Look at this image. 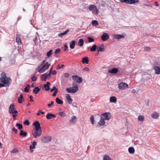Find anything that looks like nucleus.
<instances>
[{
    "mask_svg": "<svg viewBox=\"0 0 160 160\" xmlns=\"http://www.w3.org/2000/svg\"><path fill=\"white\" fill-rule=\"evenodd\" d=\"M58 114L60 116L62 117H65L66 116V114L63 112H59Z\"/></svg>",
    "mask_w": 160,
    "mask_h": 160,
    "instance_id": "42",
    "label": "nucleus"
},
{
    "mask_svg": "<svg viewBox=\"0 0 160 160\" xmlns=\"http://www.w3.org/2000/svg\"><path fill=\"white\" fill-rule=\"evenodd\" d=\"M109 38L108 35L106 33H103L101 36L102 40L104 41L107 40Z\"/></svg>",
    "mask_w": 160,
    "mask_h": 160,
    "instance_id": "12",
    "label": "nucleus"
},
{
    "mask_svg": "<svg viewBox=\"0 0 160 160\" xmlns=\"http://www.w3.org/2000/svg\"><path fill=\"white\" fill-rule=\"evenodd\" d=\"M118 71V69L117 68H113L112 69H110L108 70V72L112 74H116Z\"/></svg>",
    "mask_w": 160,
    "mask_h": 160,
    "instance_id": "16",
    "label": "nucleus"
},
{
    "mask_svg": "<svg viewBox=\"0 0 160 160\" xmlns=\"http://www.w3.org/2000/svg\"><path fill=\"white\" fill-rule=\"evenodd\" d=\"M69 76V73H65L64 74V76L66 78L68 77Z\"/></svg>",
    "mask_w": 160,
    "mask_h": 160,
    "instance_id": "62",
    "label": "nucleus"
},
{
    "mask_svg": "<svg viewBox=\"0 0 160 160\" xmlns=\"http://www.w3.org/2000/svg\"><path fill=\"white\" fill-rule=\"evenodd\" d=\"M50 66V65L46 66L45 65L41 67V68L39 70L38 72L40 73H42L46 70H47Z\"/></svg>",
    "mask_w": 160,
    "mask_h": 160,
    "instance_id": "11",
    "label": "nucleus"
},
{
    "mask_svg": "<svg viewBox=\"0 0 160 160\" xmlns=\"http://www.w3.org/2000/svg\"><path fill=\"white\" fill-rule=\"evenodd\" d=\"M124 36L122 35L114 34L113 35V38L115 39H120L124 38Z\"/></svg>",
    "mask_w": 160,
    "mask_h": 160,
    "instance_id": "14",
    "label": "nucleus"
},
{
    "mask_svg": "<svg viewBox=\"0 0 160 160\" xmlns=\"http://www.w3.org/2000/svg\"><path fill=\"white\" fill-rule=\"evenodd\" d=\"M37 77L36 76H34L32 77V80L33 81H35L37 80Z\"/></svg>",
    "mask_w": 160,
    "mask_h": 160,
    "instance_id": "52",
    "label": "nucleus"
},
{
    "mask_svg": "<svg viewBox=\"0 0 160 160\" xmlns=\"http://www.w3.org/2000/svg\"><path fill=\"white\" fill-rule=\"evenodd\" d=\"M83 70L84 71H86L88 72H89L90 71L89 68L87 67H85L83 69Z\"/></svg>",
    "mask_w": 160,
    "mask_h": 160,
    "instance_id": "47",
    "label": "nucleus"
},
{
    "mask_svg": "<svg viewBox=\"0 0 160 160\" xmlns=\"http://www.w3.org/2000/svg\"><path fill=\"white\" fill-rule=\"evenodd\" d=\"M15 110L14 104H11L9 108L8 112L10 114H13L14 111Z\"/></svg>",
    "mask_w": 160,
    "mask_h": 160,
    "instance_id": "10",
    "label": "nucleus"
},
{
    "mask_svg": "<svg viewBox=\"0 0 160 160\" xmlns=\"http://www.w3.org/2000/svg\"><path fill=\"white\" fill-rule=\"evenodd\" d=\"M60 51H61V49L60 48H58L56 49V50L55 51V53L56 54H57L59 53L60 52Z\"/></svg>",
    "mask_w": 160,
    "mask_h": 160,
    "instance_id": "48",
    "label": "nucleus"
},
{
    "mask_svg": "<svg viewBox=\"0 0 160 160\" xmlns=\"http://www.w3.org/2000/svg\"><path fill=\"white\" fill-rule=\"evenodd\" d=\"M75 44V41L73 40L72 42V43L70 44V47L72 49H73L74 48V46Z\"/></svg>",
    "mask_w": 160,
    "mask_h": 160,
    "instance_id": "36",
    "label": "nucleus"
},
{
    "mask_svg": "<svg viewBox=\"0 0 160 160\" xmlns=\"http://www.w3.org/2000/svg\"><path fill=\"white\" fill-rule=\"evenodd\" d=\"M78 90V87L77 86H73L66 89V91L70 93H75L77 92Z\"/></svg>",
    "mask_w": 160,
    "mask_h": 160,
    "instance_id": "3",
    "label": "nucleus"
},
{
    "mask_svg": "<svg viewBox=\"0 0 160 160\" xmlns=\"http://www.w3.org/2000/svg\"><path fill=\"white\" fill-rule=\"evenodd\" d=\"M56 89H58L56 88L55 86H54L52 88L50 89V91L52 92L54 91V90H55V91Z\"/></svg>",
    "mask_w": 160,
    "mask_h": 160,
    "instance_id": "54",
    "label": "nucleus"
},
{
    "mask_svg": "<svg viewBox=\"0 0 160 160\" xmlns=\"http://www.w3.org/2000/svg\"><path fill=\"white\" fill-rule=\"evenodd\" d=\"M97 46L96 45H93L90 48L91 51H95L97 49Z\"/></svg>",
    "mask_w": 160,
    "mask_h": 160,
    "instance_id": "35",
    "label": "nucleus"
},
{
    "mask_svg": "<svg viewBox=\"0 0 160 160\" xmlns=\"http://www.w3.org/2000/svg\"><path fill=\"white\" fill-rule=\"evenodd\" d=\"M16 126L19 129L21 130L22 128V124L17 123Z\"/></svg>",
    "mask_w": 160,
    "mask_h": 160,
    "instance_id": "40",
    "label": "nucleus"
},
{
    "mask_svg": "<svg viewBox=\"0 0 160 160\" xmlns=\"http://www.w3.org/2000/svg\"><path fill=\"white\" fill-rule=\"evenodd\" d=\"M87 39L88 40L89 42H93L94 41V39L91 37H88Z\"/></svg>",
    "mask_w": 160,
    "mask_h": 160,
    "instance_id": "44",
    "label": "nucleus"
},
{
    "mask_svg": "<svg viewBox=\"0 0 160 160\" xmlns=\"http://www.w3.org/2000/svg\"><path fill=\"white\" fill-rule=\"evenodd\" d=\"M154 69L156 72V73L157 74H160V68L158 66H155L154 68Z\"/></svg>",
    "mask_w": 160,
    "mask_h": 160,
    "instance_id": "20",
    "label": "nucleus"
},
{
    "mask_svg": "<svg viewBox=\"0 0 160 160\" xmlns=\"http://www.w3.org/2000/svg\"><path fill=\"white\" fill-rule=\"evenodd\" d=\"M37 144V142L35 141H33L31 145L30 146V150L32 149H34L35 148V146Z\"/></svg>",
    "mask_w": 160,
    "mask_h": 160,
    "instance_id": "30",
    "label": "nucleus"
},
{
    "mask_svg": "<svg viewBox=\"0 0 160 160\" xmlns=\"http://www.w3.org/2000/svg\"><path fill=\"white\" fill-rule=\"evenodd\" d=\"M92 23L93 25L94 26H98L99 25L98 21L96 20H93L92 22Z\"/></svg>",
    "mask_w": 160,
    "mask_h": 160,
    "instance_id": "38",
    "label": "nucleus"
},
{
    "mask_svg": "<svg viewBox=\"0 0 160 160\" xmlns=\"http://www.w3.org/2000/svg\"><path fill=\"white\" fill-rule=\"evenodd\" d=\"M67 100L68 101V103L71 104L72 103V99L71 98L69 94H67L66 97Z\"/></svg>",
    "mask_w": 160,
    "mask_h": 160,
    "instance_id": "13",
    "label": "nucleus"
},
{
    "mask_svg": "<svg viewBox=\"0 0 160 160\" xmlns=\"http://www.w3.org/2000/svg\"><path fill=\"white\" fill-rule=\"evenodd\" d=\"M129 152L130 153H133L135 152V150L133 147H130L128 149Z\"/></svg>",
    "mask_w": 160,
    "mask_h": 160,
    "instance_id": "33",
    "label": "nucleus"
},
{
    "mask_svg": "<svg viewBox=\"0 0 160 160\" xmlns=\"http://www.w3.org/2000/svg\"><path fill=\"white\" fill-rule=\"evenodd\" d=\"M77 118L75 116L72 117L69 120V124H71L73 122H75L77 120Z\"/></svg>",
    "mask_w": 160,
    "mask_h": 160,
    "instance_id": "24",
    "label": "nucleus"
},
{
    "mask_svg": "<svg viewBox=\"0 0 160 160\" xmlns=\"http://www.w3.org/2000/svg\"><path fill=\"white\" fill-rule=\"evenodd\" d=\"M105 3L104 2H102V3H101L99 4V7H103L105 6Z\"/></svg>",
    "mask_w": 160,
    "mask_h": 160,
    "instance_id": "51",
    "label": "nucleus"
},
{
    "mask_svg": "<svg viewBox=\"0 0 160 160\" xmlns=\"http://www.w3.org/2000/svg\"><path fill=\"white\" fill-rule=\"evenodd\" d=\"M64 65L63 64L61 66H60V65H59L57 66V69H60L61 68H63L64 67Z\"/></svg>",
    "mask_w": 160,
    "mask_h": 160,
    "instance_id": "49",
    "label": "nucleus"
},
{
    "mask_svg": "<svg viewBox=\"0 0 160 160\" xmlns=\"http://www.w3.org/2000/svg\"><path fill=\"white\" fill-rule=\"evenodd\" d=\"M52 116V117H53L54 118H56V116L55 115H54V114H53L52 113H48V118H48V116Z\"/></svg>",
    "mask_w": 160,
    "mask_h": 160,
    "instance_id": "50",
    "label": "nucleus"
},
{
    "mask_svg": "<svg viewBox=\"0 0 160 160\" xmlns=\"http://www.w3.org/2000/svg\"><path fill=\"white\" fill-rule=\"evenodd\" d=\"M0 81L1 82L6 84L8 86H9L11 84L12 80L10 77H7L6 73L3 72L1 73Z\"/></svg>",
    "mask_w": 160,
    "mask_h": 160,
    "instance_id": "1",
    "label": "nucleus"
},
{
    "mask_svg": "<svg viewBox=\"0 0 160 160\" xmlns=\"http://www.w3.org/2000/svg\"><path fill=\"white\" fill-rule=\"evenodd\" d=\"M139 2V0H128L127 4H132L138 2Z\"/></svg>",
    "mask_w": 160,
    "mask_h": 160,
    "instance_id": "21",
    "label": "nucleus"
},
{
    "mask_svg": "<svg viewBox=\"0 0 160 160\" xmlns=\"http://www.w3.org/2000/svg\"><path fill=\"white\" fill-rule=\"evenodd\" d=\"M103 116L104 119L105 120H109L111 117V114L109 112H106L102 114Z\"/></svg>",
    "mask_w": 160,
    "mask_h": 160,
    "instance_id": "8",
    "label": "nucleus"
},
{
    "mask_svg": "<svg viewBox=\"0 0 160 160\" xmlns=\"http://www.w3.org/2000/svg\"><path fill=\"white\" fill-rule=\"evenodd\" d=\"M90 120L92 124L93 125L94 123V118L93 115H92L90 118Z\"/></svg>",
    "mask_w": 160,
    "mask_h": 160,
    "instance_id": "43",
    "label": "nucleus"
},
{
    "mask_svg": "<svg viewBox=\"0 0 160 160\" xmlns=\"http://www.w3.org/2000/svg\"><path fill=\"white\" fill-rule=\"evenodd\" d=\"M84 40L82 39H80L78 42V44L80 46H82L83 45Z\"/></svg>",
    "mask_w": 160,
    "mask_h": 160,
    "instance_id": "37",
    "label": "nucleus"
},
{
    "mask_svg": "<svg viewBox=\"0 0 160 160\" xmlns=\"http://www.w3.org/2000/svg\"><path fill=\"white\" fill-rule=\"evenodd\" d=\"M72 85L73 86H77L78 87L77 84L75 82H73L72 83Z\"/></svg>",
    "mask_w": 160,
    "mask_h": 160,
    "instance_id": "60",
    "label": "nucleus"
},
{
    "mask_svg": "<svg viewBox=\"0 0 160 160\" xmlns=\"http://www.w3.org/2000/svg\"><path fill=\"white\" fill-rule=\"evenodd\" d=\"M52 74L53 75H56V74H57V72L56 70H54L53 71L52 73Z\"/></svg>",
    "mask_w": 160,
    "mask_h": 160,
    "instance_id": "64",
    "label": "nucleus"
},
{
    "mask_svg": "<svg viewBox=\"0 0 160 160\" xmlns=\"http://www.w3.org/2000/svg\"><path fill=\"white\" fill-rule=\"evenodd\" d=\"M40 91V89L38 87H36L33 90V92L35 94H37L38 92Z\"/></svg>",
    "mask_w": 160,
    "mask_h": 160,
    "instance_id": "27",
    "label": "nucleus"
},
{
    "mask_svg": "<svg viewBox=\"0 0 160 160\" xmlns=\"http://www.w3.org/2000/svg\"><path fill=\"white\" fill-rule=\"evenodd\" d=\"M117 99L116 97L114 96H111L110 98V102L115 103L116 102Z\"/></svg>",
    "mask_w": 160,
    "mask_h": 160,
    "instance_id": "22",
    "label": "nucleus"
},
{
    "mask_svg": "<svg viewBox=\"0 0 160 160\" xmlns=\"http://www.w3.org/2000/svg\"><path fill=\"white\" fill-rule=\"evenodd\" d=\"M12 130L15 133H17L18 131V130L14 127L12 128Z\"/></svg>",
    "mask_w": 160,
    "mask_h": 160,
    "instance_id": "57",
    "label": "nucleus"
},
{
    "mask_svg": "<svg viewBox=\"0 0 160 160\" xmlns=\"http://www.w3.org/2000/svg\"><path fill=\"white\" fill-rule=\"evenodd\" d=\"M48 78L47 73H45L41 76V79L43 81H46Z\"/></svg>",
    "mask_w": 160,
    "mask_h": 160,
    "instance_id": "19",
    "label": "nucleus"
},
{
    "mask_svg": "<svg viewBox=\"0 0 160 160\" xmlns=\"http://www.w3.org/2000/svg\"><path fill=\"white\" fill-rule=\"evenodd\" d=\"M144 117L143 116H139L138 117V120L139 121L142 122L144 120Z\"/></svg>",
    "mask_w": 160,
    "mask_h": 160,
    "instance_id": "39",
    "label": "nucleus"
},
{
    "mask_svg": "<svg viewBox=\"0 0 160 160\" xmlns=\"http://www.w3.org/2000/svg\"><path fill=\"white\" fill-rule=\"evenodd\" d=\"M88 57H85L82 58V62L84 63H86L88 64Z\"/></svg>",
    "mask_w": 160,
    "mask_h": 160,
    "instance_id": "26",
    "label": "nucleus"
},
{
    "mask_svg": "<svg viewBox=\"0 0 160 160\" xmlns=\"http://www.w3.org/2000/svg\"><path fill=\"white\" fill-rule=\"evenodd\" d=\"M52 50L50 49L47 53V55L48 57H49L52 54Z\"/></svg>",
    "mask_w": 160,
    "mask_h": 160,
    "instance_id": "41",
    "label": "nucleus"
},
{
    "mask_svg": "<svg viewBox=\"0 0 160 160\" xmlns=\"http://www.w3.org/2000/svg\"><path fill=\"white\" fill-rule=\"evenodd\" d=\"M27 133L26 132H24L23 130H21L20 132V135L23 137H25L27 136Z\"/></svg>",
    "mask_w": 160,
    "mask_h": 160,
    "instance_id": "28",
    "label": "nucleus"
},
{
    "mask_svg": "<svg viewBox=\"0 0 160 160\" xmlns=\"http://www.w3.org/2000/svg\"><path fill=\"white\" fill-rule=\"evenodd\" d=\"M120 2L123 3H126L127 4L128 2V0H119Z\"/></svg>",
    "mask_w": 160,
    "mask_h": 160,
    "instance_id": "53",
    "label": "nucleus"
},
{
    "mask_svg": "<svg viewBox=\"0 0 160 160\" xmlns=\"http://www.w3.org/2000/svg\"><path fill=\"white\" fill-rule=\"evenodd\" d=\"M16 41L18 45H21L22 44L20 35V34H17Z\"/></svg>",
    "mask_w": 160,
    "mask_h": 160,
    "instance_id": "15",
    "label": "nucleus"
},
{
    "mask_svg": "<svg viewBox=\"0 0 160 160\" xmlns=\"http://www.w3.org/2000/svg\"><path fill=\"white\" fill-rule=\"evenodd\" d=\"M89 8L94 14L96 15L98 14V9L95 5H90L89 7Z\"/></svg>",
    "mask_w": 160,
    "mask_h": 160,
    "instance_id": "4",
    "label": "nucleus"
},
{
    "mask_svg": "<svg viewBox=\"0 0 160 160\" xmlns=\"http://www.w3.org/2000/svg\"><path fill=\"white\" fill-rule=\"evenodd\" d=\"M56 101L58 104H62L63 103V101L58 98H56Z\"/></svg>",
    "mask_w": 160,
    "mask_h": 160,
    "instance_id": "29",
    "label": "nucleus"
},
{
    "mask_svg": "<svg viewBox=\"0 0 160 160\" xmlns=\"http://www.w3.org/2000/svg\"><path fill=\"white\" fill-rule=\"evenodd\" d=\"M54 103V101H51V103H48L47 104V105L49 107H50L52 105H53Z\"/></svg>",
    "mask_w": 160,
    "mask_h": 160,
    "instance_id": "58",
    "label": "nucleus"
},
{
    "mask_svg": "<svg viewBox=\"0 0 160 160\" xmlns=\"http://www.w3.org/2000/svg\"><path fill=\"white\" fill-rule=\"evenodd\" d=\"M33 125L35 127V129H41L40 123L38 121L34 122L33 123Z\"/></svg>",
    "mask_w": 160,
    "mask_h": 160,
    "instance_id": "9",
    "label": "nucleus"
},
{
    "mask_svg": "<svg viewBox=\"0 0 160 160\" xmlns=\"http://www.w3.org/2000/svg\"><path fill=\"white\" fill-rule=\"evenodd\" d=\"M52 139V138L50 136H48L46 137H44L42 138L41 140L42 142L44 143H46L49 142Z\"/></svg>",
    "mask_w": 160,
    "mask_h": 160,
    "instance_id": "5",
    "label": "nucleus"
},
{
    "mask_svg": "<svg viewBox=\"0 0 160 160\" xmlns=\"http://www.w3.org/2000/svg\"><path fill=\"white\" fill-rule=\"evenodd\" d=\"M104 50V47L103 45L101 44L97 48V50L98 52H103Z\"/></svg>",
    "mask_w": 160,
    "mask_h": 160,
    "instance_id": "17",
    "label": "nucleus"
},
{
    "mask_svg": "<svg viewBox=\"0 0 160 160\" xmlns=\"http://www.w3.org/2000/svg\"><path fill=\"white\" fill-rule=\"evenodd\" d=\"M104 119L102 117H101L100 119L99 122H98V124L100 126H103L105 124V122L104 121Z\"/></svg>",
    "mask_w": 160,
    "mask_h": 160,
    "instance_id": "18",
    "label": "nucleus"
},
{
    "mask_svg": "<svg viewBox=\"0 0 160 160\" xmlns=\"http://www.w3.org/2000/svg\"><path fill=\"white\" fill-rule=\"evenodd\" d=\"M158 114L157 112H153L152 114V117L153 118H157L158 117Z\"/></svg>",
    "mask_w": 160,
    "mask_h": 160,
    "instance_id": "31",
    "label": "nucleus"
},
{
    "mask_svg": "<svg viewBox=\"0 0 160 160\" xmlns=\"http://www.w3.org/2000/svg\"><path fill=\"white\" fill-rule=\"evenodd\" d=\"M42 133V129H34L32 132V134L33 137L35 138L40 137Z\"/></svg>",
    "mask_w": 160,
    "mask_h": 160,
    "instance_id": "2",
    "label": "nucleus"
},
{
    "mask_svg": "<svg viewBox=\"0 0 160 160\" xmlns=\"http://www.w3.org/2000/svg\"><path fill=\"white\" fill-rule=\"evenodd\" d=\"M144 50L146 51H149L151 50V48L150 47H144Z\"/></svg>",
    "mask_w": 160,
    "mask_h": 160,
    "instance_id": "46",
    "label": "nucleus"
},
{
    "mask_svg": "<svg viewBox=\"0 0 160 160\" xmlns=\"http://www.w3.org/2000/svg\"><path fill=\"white\" fill-rule=\"evenodd\" d=\"M18 152V150L16 149H13L12 151V152L16 153Z\"/></svg>",
    "mask_w": 160,
    "mask_h": 160,
    "instance_id": "56",
    "label": "nucleus"
},
{
    "mask_svg": "<svg viewBox=\"0 0 160 160\" xmlns=\"http://www.w3.org/2000/svg\"><path fill=\"white\" fill-rule=\"evenodd\" d=\"M118 88L122 90H123L126 89L128 86V85L127 84L124 82H122L118 84Z\"/></svg>",
    "mask_w": 160,
    "mask_h": 160,
    "instance_id": "7",
    "label": "nucleus"
},
{
    "mask_svg": "<svg viewBox=\"0 0 160 160\" xmlns=\"http://www.w3.org/2000/svg\"><path fill=\"white\" fill-rule=\"evenodd\" d=\"M69 31L68 30H67L63 32H62V33H59L58 34V36L59 37H62V36H64L67 33H68Z\"/></svg>",
    "mask_w": 160,
    "mask_h": 160,
    "instance_id": "34",
    "label": "nucleus"
},
{
    "mask_svg": "<svg viewBox=\"0 0 160 160\" xmlns=\"http://www.w3.org/2000/svg\"><path fill=\"white\" fill-rule=\"evenodd\" d=\"M50 83L49 82H48L47 83L44 85V87L45 88V90L46 91H48L50 89L49 85Z\"/></svg>",
    "mask_w": 160,
    "mask_h": 160,
    "instance_id": "25",
    "label": "nucleus"
},
{
    "mask_svg": "<svg viewBox=\"0 0 160 160\" xmlns=\"http://www.w3.org/2000/svg\"><path fill=\"white\" fill-rule=\"evenodd\" d=\"M12 114V117L13 118L14 120H15L16 119V114Z\"/></svg>",
    "mask_w": 160,
    "mask_h": 160,
    "instance_id": "61",
    "label": "nucleus"
},
{
    "mask_svg": "<svg viewBox=\"0 0 160 160\" xmlns=\"http://www.w3.org/2000/svg\"><path fill=\"white\" fill-rule=\"evenodd\" d=\"M5 84H4V83H0V88H2V87H5Z\"/></svg>",
    "mask_w": 160,
    "mask_h": 160,
    "instance_id": "63",
    "label": "nucleus"
},
{
    "mask_svg": "<svg viewBox=\"0 0 160 160\" xmlns=\"http://www.w3.org/2000/svg\"><path fill=\"white\" fill-rule=\"evenodd\" d=\"M103 160H112V159L109 156L106 154L103 157Z\"/></svg>",
    "mask_w": 160,
    "mask_h": 160,
    "instance_id": "32",
    "label": "nucleus"
},
{
    "mask_svg": "<svg viewBox=\"0 0 160 160\" xmlns=\"http://www.w3.org/2000/svg\"><path fill=\"white\" fill-rule=\"evenodd\" d=\"M18 101L20 103H22V101L24 100V98L23 96V95L22 94L20 95V97L18 98Z\"/></svg>",
    "mask_w": 160,
    "mask_h": 160,
    "instance_id": "23",
    "label": "nucleus"
},
{
    "mask_svg": "<svg viewBox=\"0 0 160 160\" xmlns=\"http://www.w3.org/2000/svg\"><path fill=\"white\" fill-rule=\"evenodd\" d=\"M58 89H56L55 91L52 94V95L53 96H55L56 95V94L58 92Z\"/></svg>",
    "mask_w": 160,
    "mask_h": 160,
    "instance_id": "55",
    "label": "nucleus"
},
{
    "mask_svg": "<svg viewBox=\"0 0 160 160\" xmlns=\"http://www.w3.org/2000/svg\"><path fill=\"white\" fill-rule=\"evenodd\" d=\"M24 124L27 125H29L30 124V122L27 119L24 122Z\"/></svg>",
    "mask_w": 160,
    "mask_h": 160,
    "instance_id": "45",
    "label": "nucleus"
},
{
    "mask_svg": "<svg viewBox=\"0 0 160 160\" xmlns=\"http://www.w3.org/2000/svg\"><path fill=\"white\" fill-rule=\"evenodd\" d=\"M24 91L26 92H29V88H28V87H25L24 88Z\"/></svg>",
    "mask_w": 160,
    "mask_h": 160,
    "instance_id": "59",
    "label": "nucleus"
},
{
    "mask_svg": "<svg viewBox=\"0 0 160 160\" xmlns=\"http://www.w3.org/2000/svg\"><path fill=\"white\" fill-rule=\"evenodd\" d=\"M72 78L73 80L75 81L77 80L78 83H80L82 82V78L81 77H78L77 75H73Z\"/></svg>",
    "mask_w": 160,
    "mask_h": 160,
    "instance_id": "6",
    "label": "nucleus"
}]
</instances>
